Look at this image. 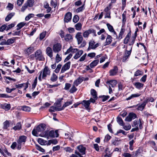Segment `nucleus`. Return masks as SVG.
I'll use <instances>...</instances> for the list:
<instances>
[{
	"label": "nucleus",
	"instance_id": "obj_1",
	"mask_svg": "<svg viewBox=\"0 0 157 157\" xmlns=\"http://www.w3.org/2000/svg\"><path fill=\"white\" fill-rule=\"evenodd\" d=\"M46 128L45 124H42L38 125L36 129L34 128L32 131L33 135L36 136H38L41 135Z\"/></svg>",
	"mask_w": 157,
	"mask_h": 157
},
{
	"label": "nucleus",
	"instance_id": "obj_2",
	"mask_svg": "<svg viewBox=\"0 0 157 157\" xmlns=\"http://www.w3.org/2000/svg\"><path fill=\"white\" fill-rule=\"evenodd\" d=\"M131 34V32L130 30L124 39V43L125 44H127L128 43V45L130 46H132L134 44L136 40L135 38L132 37L130 38Z\"/></svg>",
	"mask_w": 157,
	"mask_h": 157
},
{
	"label": "nucleus",
	"instance_id": "obj_3",
	"mask_svg": "<svg viewBox=\"0 0 157 157\" xmlns=\"http://www.w3.org/2000/svg\"><path fill=\"white\" fill-rule=\"evenodd\" d=\"M27 137L24 135L20 136L17 140V148L18 150L21 149V146L25 144L26 141Z\"/></svg>",
	"mask_w": 157,
	"mask_h": 157
},
{
	"label": "nucleus",
	"instance_id": "obj_4",
	"mask_svg": "<svg viewBox=\"0 0 157 157\" xmlns=\"http://www.w3.org/2000/svg\"><path fill=\"white\" fill-rule=\"evenodd\" d=\"M34 57L36 61H43L44 60L42 51L40 49L36 51L35 53Z\"/></svg>",
	"mask_w": 157,
	"mask_h": 157
},
{
	"label": "nucleus",
	"instance_id": "obj_5",
	"mask_svg": "<svg viewBox=\"0 0 157 157\" xmlns=\"http://www.w3.org/2000/svg\"><path fill=\"white\" fill-rule=\"evenodd\" d=\"M146 105V102L144 101L141 104H138L137 105H134L130 107V108H136H136L138 110L142 111L144 109Z\"/></svg>",
	"mask_w": 157,
	"mask_h": 157
},
{
	"label": "nucleus",
	"instance_id": "obj_6",
	"mask_svg": "<svg viewBox=\"0 0 157 157\" xmlns=\"http://www.w3.org/2000/svg\"><path fill=\"white\" fill-rule=\"evenodd\" d=\"M132 46L130 47L129 51L126 50L124 56L122 58V61L123 62H125L129 58L132 52Z\"/></svg>",
	"mask_w": 157,
	"mask_h": 157
},
{
	"label": "nucleus",
	"instance_id": "obj_7",
	"mask_svg": "<svg viewBox=\"0 0 157 157\" xmlns=\"http://www.w3.org/2000/svg\"><path fill=\"white\" fill-rule=\"evenodd\" d=\"M62 45L61 44L57 43L54 44L53 46V50L55 53H58L61 50Z\"/></svg>",
	"mask_w": 157,
	"mask_h": 157
},
{
	"label": "nucleus",
	"instance_id": "obj_8",
	"mask_svg": "<svg viewBox=\"0 0 157 157\" xmlns=\"http://www.w3.org/2000/svg\"><path fill=\"white\" fill-rule=\"evenodd\" d=\"M42 78L45 79L48 75H50V71L49 70L48 67L46 66L44 68L43 70L42 71Z\"/></svg>",
	"mask_w": 157,
	"mask_h": 157
},
{
	"label": "nucleus",
	"instance_id": "obj_9",
	"mask_svg": "<svg viewBox=\"0 0 157 157\" xmlns=\"http://www.w3.org/2000/svg\"><path fill=\"white\" fill-rule=\"evenodd\" d=\"M71 63L69 61L64 64L62 67L61 70V73H63L65 71L69 70L70 68Z\"/></svg>",
	"mask_w": 157,
	"mask_h": 157
},
{
	"label": "nucleus",
	"instance_id": "obj_10",
	"mask_svg": "<svg viewBox=\"0 0 157 157\" xmlns=\"http://www.w3.org/2000/svg\"><path fill=\"white\" fill-rule=\"evenodd\" d=\"M118 68L117 66H114L112 69L110 70L109 72V75L110 76L116 75L118 71Z\"/></svg>",
	"mask_w": 157,
	"mask_h": 157
},
{
	"label": "nucleus",
	"instance_id": "obj_11",
	"mask_svg": "<svg viewBox=\"0 0 157 157\" xmlns=\"http://www.w3.org/2000/svg\"><path fill=\"white\" fill-rule=\"evenodd\" d=\"M78 152L81 155H84L86 154V148L82 145H80L77 147Z\"/></svg>",
	"mask_w": 157,
	"mask_h": 157
},
{
	"label": "nucleus",
	"instance_id": "obj_12",
	"mask_svg": "<svg viewBox=\"0 0 157 157\" xmlns=\"http://www.w3.org/2000/svg\"><path fill=\"white\" fill-rule=\"evenodd\" d=\"M81 34L82 33L81 32H78L75 36V37L77 40L78 44H81L83 40V38Z\"/></svg>",
	"mask_w": 157,
	"mask_h": 157
},
{
	"label": "nucleus",
	"instance_id": "obj_13",
	"mask_svg": "<svg viewBox=\"0 0 157 157\" xmlns=\"http://www.w3.org/2000/svg\"><path fill=\"white\" fill-rule=\"evenodd\" d=\"M49 137H57L59 136V135L58 133V130H56L54 131V130H51L49 131Z\"/></svg>",
	"mask_w": 157,
	"mask_h": 157
},
{
	"label": "nucleus",
	"instance_id": "obj_14",
	"mask_svg": "<svg viewBox=\"0 0 157 157\" xmlns=\"http://www.w3.org/2000/svg\"><path fill=\"white\" fill-rule=\"evenodd\" d=\"M72 14L70 12H68L66 13L64 18V22L68 23L70 21L71 19Z\"/></svg>",
	"mask_w": 157,
	"mask_h": 157
},
{
	"label": "nucleus",
	"instance_id": "obj_15",
	"mask_svg": "<svg viewBox=\"0 0 157 157\" xmlns=\"http://www.w3.org/2000/svg\"><path fill=\"white\" fill-rule=\"evenodd\" d=\"M46 54L50 58H52L53 56V51L52 48L50 47H48L47 48L46 50Z\"/></svg>",
	"mask_w": 157,
	"mask_h": 157
},
{
	"label": "nucleus",
	"instance_id": "obj_16",
	"mask_svg": "<svg viewBox=\"0 0 157 157\" xmlns=\"http://www.w3.org/2000/svg\"><path fill=\"white\" fill-rule=\"evenodd\" d=\"M112 37L109 35H107V36L106 38V40L104 44V46L108 45L110 44L112 42Z\"/></svg>",
	"mask_w": 157,
	"mask_h": 157
},
{
	"label": "nucleus",
	"instance_id": "obj_17",
	"mask_svg": "<svg viewBox=\"0 0 157 157\" xmlns=\"http://www.w3.org/2000/svg\"><path fill=\"white\" fill-rule=\"evenodd\" d=\"M29 83L28 81L26 83H23L22 84H16L15 85V87L17 88L21 89L22 87L25 86V88H24V90H26V89L28 87V84Z\"/></svg>",
	"mask_w": 157,
	"mask_h": 157
},
{
	"label": "nucleus",
	"instance_id": "obj_18",
	"mask_svg": "<svg viewBox=\"0 0 157 157\" xmlns=\"http://www.w3.org/2000/svg\"><path fill=\"white\" fill-rule=\"evenodd\" d=\"M63 110V108H57L56 106H52L50 107L49 109V111L50 112H55V111H59Z\"/></svg>",
	"mask_w": 157,
	"mask_h": 157
},
{
	"label": "nucleus",
	"instance_id": "obj_19",
	"mask_svg": "<svg viewBox=\"0 0 157 157\" xmlns=\"http://www.w3.org/2000/svg\"><path fill=\"white\" fill-rule=\"evenodd\" d=\"M133 84L135 87L138 90L142 89L144 86V84L138 82H135Z\"/></svg>",
	"mask_w": 157,
	"mask_h": 157
},
{
	"label": "nucleus",
	"instance_id": "obj_20",
	"mask_svg": "<svg viewBox=\"0 0 157 157\" xmlns=\"http://www.w3.org/2000/svg\"><path fill=\"white\" fill-rule=\"evenodd\" d=\"M0 107L6 110H9L10 109V104L4 103L3 104H1Z\"/></svg>",
	"mask_w": 157,
	"mask_h": 157
},
{
	"label": "nucleus",
	"instance_id": "obj_21",
	"mask_svg": "<svg viewBox=\"0 0 157 157\" xmlns=\"http://www.w3.org/2000/svg\"><path fill=\"white\" fill-rule=\"evenodd\" d=\"M83 81L82 77H79L73 83V84L76 86H77L79 84H80Z\"/></svg>",
	"mask_w": 157,
	"mask_h": 157
},
{
	"label": "nucleus",
	"instance_id": "obj_22",
	"mask_svg": "<svg viewBox=\"0 0 157 157\" xmlns=\"http://www.w3.org/2000/svg\"><path fill=\"white\" fill-rule=\"evenodd\" d=\"M82 103L86 109L88 110L89 109V106L90 104L89 101L84 100Z\"/></svg>",
	"mask_w": 157,
	"mask_h": 157
},
{
	"label": "nucleus",
	"instance_id": "obj_23",
	"mask_svg": "<svg viewBox=\"0 0 157 157\" xmlns=\"http://www.w3.org/2000/svg\"><path fill=\"white\" fill-rule=\"evenodd\" d=\"M83 51L82 50H78V51H77V53L75 54L74 56V58L75 59H77L79 58L80 56L83 54Z\"/></svg>",
	"mask_w": 157,
	"mask_h": 157
},
{
	"label": "nucleus",
	"instance_id": "obj_24",
	"mask_svg": "<svg viewBox=\"0 0 157 157\" xmlns=\"http://www.w3.org/2000/svg\"><path fill=\"white\" fill-rule=\"evenodd\" d=\"M98 59H95L90 64L91 68H93L96 66L99 63Z\"/></svg>",
	"mask_w": 157,
	"mask_h": 157
},
{
	"label": "nucleus",
	"instance_id": "obj_25",
	"mask_svg": "<svg viewBox=\"0 0 157 157\" xmlns=\"http://www.w3.org/2000/svg\"><path fill=\"white\" fill-rule=\"evenodd\" d=\"M107 83L109 84L111 87H114L117 84V82L116 80H110L107 81Z\"/></svg>",
	"mask_w": 157,
	"mask_h": 157
},
{
	"label": "nucleus",
	"instance_id": "obj_26",
	"mask_svg": "<svg viewBox=\"0 0 157 157\" xmlns=\"http://www.w3.org/2000/svg\"><path fill=\"white\" fill-rule=\"evenodd\" d=\"M95 42L93 40H91L89 42V47L88 48L87 50V51H89L91 49H94V45Z\"/></svg>",
	"mask_w": 157,
	"mask_h": 157
},
{
	"label": "nucleus",
	"instance_id": "obj_27",
	"mask_svg": "<svg viewBox=\"0 0 157 157\" xmlns=\"http://www.w3.org/2000/svg\"><path fill=\"white\" fill-rule=\"evenodd\" d=\"M14 12H12L9 14L6 17L5 20L6 21H9L15 15Z\"/></svg>",
	"mask_w": 157,
	"mask_h": 157
},
{
	"label": "nucleus",
	"instance_id": "obj_28",
	"mask_svg": "<svg viewBox=\"0 0 157 157\" xmlns=\"http://www.w3.org/2000/svg\"><path fill=\"white\" fill-rule=\"evenodd\" d=\"M72 39V36L70 34H67L64 36V40L66 41H71Z\"/></svg>",
	"mask_w": 157,
	"mask_h": 157
},
{
	"label": "nucleus",
	"instance_id": "obj_29",
	"mask_svg": "<svg viewBox=\"0 0 157 157\" xmlns=\"http://www.w3.org/2000/svg\"><path fill=\"white\" fill-rule=\"evenodd\" d=\"M141 94H139L138 93H136V94H132L130 96L127 98L126 99V100L128 101L134 98L138 97L141 95Z\"/></svg>",
	"mask_w": 157,
	"mask_h": 157
},
{
	"label": "nucleus",
	"instance_id": "obj_30",
	"mask_svg": "<svg viewBox=\"0 0 157 157\" xmlns=\"http://www.w3.org/2000/svg\"><path fill=\"white\" fill-rule=\"evenodd\" d=\"M21 128V125L20 122L17 123L16 125L13 128V129L15 131L19 130Z\"/></svg>",
	"mask_w": 157,
	"mask_h": 157
},
{
	"label": "nucleus",
	"instance_id": "obj_31",
	"mask_svg": "<svg viewBox=\"0 0 157 157\" xmlns=\"http://www.w3.org/2000/svg\"><path fill=\"white\" fill-rule=\"evenodd\" d=\"M16 41V37H13L8 39L6 41L7 45H10L13 44Z\"/></svg>",
	"mask_w": 157,
	"mask_h": 157
},
{
	"label": "nucleus",
	"instance_id": "obj_32",
	"mask_svg": "<svg viewBox=\"0 0 157 157\" xmlns=\"http://www.w3.org/2000/svg\"><path fill=\"white\" fill-rule=\"evenodd\" d=\"M125 31V29L122 27L118 36V39L119 40L121 39L122 38V36L124 34Z\"/></svg>",
	"mask_w": 157,
	"mask_h": 157
},
{
	"label": "nucleus",
	"instance_id": "obj_33",
	"mask_svg": "<svg viewBox=\"0 0 157 157\" xmlns=\"http://www.w3.org/2000/svg\"><path fill=\"white\" fill-rule=\"evenodd\" d=\"M26 23L25 22H21L19 23L17 25V30H19L26 25Z\"/></svg>",
	"mask_w": 157,
	"mask_h": 157
},
{
	"label": "nucleus",
	"instance_id": "obj_34",
	"mask_svg": "<svg viewBox=\"0 0 157 157\" xmlns=\"http://www.w3.org/2000/svg\"><path fill=\"white\" fill-rule=\"evenodd\" d=\"M90 93L94 98L97 99V93L96 90L94 89H92L91 90Z\"/></svg>",
	"mask_w": 157,
	"mask_h": 157
},
{
	"label": "nucleus",
	"instance_id": "obj_35",
	"mask_svg": "<svg viewBox=\"0 0 157 157\" xmlns=\"http://www.w3.org/2000/svg\"><path fill=\"white\" fill-rule=\"evenodd\" d=\"M58 76L55 73H53L52 75L50 80L52 82H55L57 81Z\"/></svg>",
	"mask_w": 157,
	"mask_h": 157
},
{
	"label": "nucleus",
	"instance_id": "obj_36",
	"mask_svg": "<svg viewBox=\"0 0 157 157\" xmlns=\"http://www.w3.org/2000/svg\"><path fill=\"white\" fill-rule=\"evenodd\" d=\"M117 123L121 126L124 125V122L122 118L119 117H118L117 118Z\"/></svg>",
	"mask_w": 157,
	"mask_h": 157
},
{
	"label": "nucleus",
	"instance_id": "obj_37",
	"mask_svg": "<svg viewBox=\"0 0 157 157\" xmlns=\"http://www.w3.org/2000/svg\"><path fill=\"white\" fill-rule=\"evenodd\" d=\"M75 27L76 30L80 31L82 29V25L81 23L79 22L76 24L75 25Z\"/></svg>",
	"mask_w": 157,
	"mask_h": 157
},
{
	"label": "nucleus",
	"instance_id": "obj_38",
	"mask_svg": "<svg viewBox=\"0 0 157 157\" xmlns=\"http://www.w3.org/2000/svg\"><path fill=\"white\" fill-rule=\"evenodd\" d=\"M34 0H27V1L25 3L29 7H32L34 3Z\"/></svg>",
	"mask_w": 157,
	"mask_h": 157
},
{
	"label": "nucleus",
	"instance_id": "obj_39",
	"mask_svg": "<svg viewBox=\"0 0 157 157\" xmlns=\"http://www.w3.org/2000/svg\"><path fill=\"white\" fill-rule=\"evenodd\" d=\"M90 34V29H89L83 33V36L84 38H87Z\"/></svg>",
	"mask_w": 157,
	"mask_h": 157
},
{
	"label": "nucleus",
	"instance_id": "obj_40",
	"mask_svg": "<svg viewBox=\"0 0 157 157\" xmlns=\"http://www.w3.org/2000/svg\"><path fill=\"white\" fill-rule=\"evenodd\" d=\"M75 154H72L70 157H83L78 152V151H76L75 152Z\"/></svg>",
	"mask_w": 157,
	"mask_h": 157
},
{
	"label": "nucleus",
	"instance_id": "obj_41",
	"mask_svg": "<svg viewBox=\"0 0 157 157\" xmlns=\"http://www.w3.org/2000/svg\"><path fill=\"white\" fill-rule=\"evenodd\" d=\"M38 143L41 145H45L46 144L47 142L42 139L39 138L38 140Z\"/></svg>",
	"mask_w": 157,
	"mask_h": 157
},
{
	"label": "nucleus",
	"instance_id": "obj_42",
	"mask_svg": "<svg viewBox=\"0 0 157 157\" xmlns=\"http://www.w3.org/2000/svg\"><path fill=\"white\" fill-rule=\"evenodd\" d=\"M73 103V101H67L63 105V106L61 107V108H63V110L66 107L71 105Z\"/></svg>",
	"mask_w": 157,
	"mask_h": 157
},
{
	"label": "nucleus",
	"instance_id": "obj_43",
	"mask_svg": "<svg viewBox=\"0 0 157 157\" xmlns=\"http://www.w3.org/2000/svg\"><path fill=\"white\" fill-rule=\"evenodd\" d=\"M49 131L48 130L44 131L41 135V136L45 137L48 138L49 137Z\"/></svg>",
	"mask_w": 157,
	"mask_h": 157
},
{
	"label": "nucleus",
	"instance_id": "obj_44",
	"mask_svg": "<svg viewBox=\"0 0 157 157\" xmlns=\"http://www.w3.org/2000/svg\"><path fill=\"white\" fill-rule=\"evenodd\" d=\"M34 50V48L33 47L30 46L26 50V52L29 54L32 53Z\"/></svg>",
	"mask_w": 157,
	"mask_h": 157
},
{
	"label": "nucleus",
	"instance_id": "obj_45",
	"mask_svg": "<svg viewBox=\"0 0 157 157\" xmlns=\"http://www.w3.org/2000/svg\"><path fill=\"white\" fill-rule=\"evenodd\" d=\"M126 11H125L123 12V13L122 14V23H123L124 24L125 23L126 20Z\"/></svg>",
	"mask_w": 157,
	"mask_h": 157
},
{
	"label": "nucleus",
	"instance_id": "obj_46",
	"mask_svg": "<svg viewBox=\"0 0 157 157\" xmlns=\"http://www.w3.org/2000/svg\"><path fill=\"white\" fill-rule=\"evenodd\" d=\"M2 154L5 157H9L11 156V154L7 150L5 151L4 152H3Z\"/></svg>",
	"mask_w": 157,
	"mask_h": 157
},
{
	"label": "nucleus",
	"instance_id": "obj_47",
	"mask_svg": "<svg viewBox=\"0 0 157 157\" xmlns=\"http://www.w3.org/2000/svg\"><path fill=\"white\" fill-rule=\"evenodd\" d=\"M62 60V57L60 55L57 54L56 58V62L58 63Z\"/></svg>",
	"mask_w": 157,
	"mask_h": 157
},
{
	"label": "nucleus",
	"instance_id": "obj_48",
	"mask_svg": "<svg viewBox=\"0 0 157 157\" xmlns=\"http://www.w3.org/2000/svg\"><path fill=\"white\" fill-rule=\"evenodd\" d=\"M9 126V121L6 120L3 123V128L4 129H7Z\"/></svg>",
	"mask_w": 157,
	"mask_h": 157
},
{
	"label": "nucleus",
	"instance_id": "obj_49",
	"mask_svg": "<svg viewBox=\"0 0 157 157\" xmlns=\"http://www.w3.org/2000/svg\"><path fill=\"white\" fill-rule=\"evenodd\" d=\"M21 109L23 111L26 112H29L31 110V108L28 106H23L21 107Z\"/></svg>",
	"mask_w": 157,
	"mask_h": 157
},
{
	"label": "nucleus",
	"instance_id": "obj_50",
	"mask_svg": "<svg viewBox=\"0 0 157 157\" xmlns=\"http://www.w3.org/2000/svg\"><path fill=\"white\" fill-rule=\"evenodd\" d=\"M143 74V72L139 70H138L136 71L134 75L135 76H138L140 75H142Z\"/></svg>",
	"mask_w": 157,
	"mask_h": 157
},
{
	"label": "nucleus",
	"instance_id": "obj_51",
	"mask_svg": "<svg viewBox=\"0 0 157 157\" xmlns=\"http://www.w3.org/2000/svg\"><path fill=\"white\" fill-rule=\"evenodd\" d=\"M123 126L124 129L127 131L130 130L131 128V126L129 124H127L125 125L124 124V125Z\"/></svg>",
	"mask_w": 157,
	"mask_h": 157
},
{
	"label": "nucleus",
	"instance_id": "obj_52",
	"mask_svg": "<svg viewBox=\"0 0 157 157\" xmlns=\"http://www.w3.org/2000/svg\"><path fill=\"white\" fill-rule=\"evenodd\" d=\"M75 86L73 84L71 88L70 89L69 92L70 93H73L77 91V89Z\"/></svg>",
	"mask_w": 157,
	"mask_h": 157
},
{
	"label": "nucleus",
	"instance_id": "obj_53",
	"mask_svg": "<svg viewBox=\"0 0 157 157\" xmlns=\"http://www.w3.org/2000/svg\"><path fill=\"white\" fill-rule=\"evenodd\" d=\"M155 101V99L152 97H150L149 98H147L146 100L144 101L145 102H146V104L149 101H151V102H153Z\"/></svg>",
	"mask_w": 157,
	"mask_h": 157
},
{
	"label": "nucleus",
	"instance_id": "obj_54",
	"mask_svg": "<svg viewBox=\"0 0 157 157\" xmlns=\"http://www.w3.org/2000/svg\"><path fill=\"white\" fill-rule=\"evenodd\" d=\"M106 25L107 26V27L108 28V29L109 30V31L110 32H112L114 30L113 28V26L111 25H110L109 23H107L106 24Z\"/></svg>",
	"mask_w": 157,
	"mask_h": 157
},
{
	"label": "nucleus",
	"instance_id": "obj_55",
	"mask_svg": "<svg viewBox=\"0 0 157 157\" xmlns=\"http://www.w3.org/2000/svg\"><path fill=\"white\" fill-rule=\"evenodd\" d=\"M61 100H58L54 104V106H56L57 108H59L61 105Z\"/></svg>",
	"mask_w": 157,
	"mask_h": 157
},
{
	"label": "nucleus",
	"instance_id": "obj_56",
	"mask_svg": "<svg viewBox=\"0 0 157 157\" xmlns=\"http://www.w3.org/2000/svg\"><path fill=\"white\" fill-rule=\"evenodd\" d=\"M46 32H43L41 33L40 35V40L43 39L45 36L46 35Z\"/></svg>",
	"mask_w": 157,
	"mask_h": 157
},
{
	"label": "nucleus",
	"instance_id": "obj_57",
	"mask_svg": "<svg viewBox=\"0 0 157 157\" xmlns=\"http://www.w3.org/2000/svg\"><path fill=\"white\" fill-rule=\"evenodd\" d=\"M62 64L59 63L58 64L56 67V68L55 70V72L56 73H58L62 67Z\"/></svg>",
	"mask_w": 157,
	"mask_h": 157
},
{
	"label": "nucleus",
	"instance_id": "obj_58",
	"mask_svg": "<svg viewBox=\"0 0 157 157\" xmlns=\"http://www.w3.org/2000/svg\"><path fill=\"white\" fill-rule=\"evenodd\" d=\"M37 77H36V78H35L33 84H32V88L33 89H34L36 87V85L37 83Z\"/></svg>",
	"mask_w": 157,
	"mask_h": 157
},
{
	"label": "nucleus",
	"instance_id": "obj_59",
	"mask_svg": "<svg viewBox=\"0 0 157 157\" xmlns=\"http://www.w3.org/2000/svg\"><path fill=\"white\" fill-rule=\"evenodd\" d=\"M85 9V7L84 6V5L80 7H79L77 8L76 10V12L77 13H79L81 12H82Z\"/></svg>",
	"mask_w": 157,
	"mask_h": 157
},
{
	"label": "nucleus",
	"instance_id": "obj_60",
	"mask_svg": "<svg viewBox=\"0 0 157 157\" xmlns=\"http://www.w3.org/2000/svg\"><path fill=\"white\" fill-rule=\"evenodd\" d=\"M79 17L77 15H75L73 19V21L75 23H77L79 20Z\"/></svg>",
	"mask_w": 157,
	"mask_h": 157
},
{
	"label": "nucleus",
	"instance_id": "obj_61",
	"mask_svg": "<svg viewBox=\"0 0 157 157\" xmlns=\"http://www.w3.org/2000/svg\"><path fill=\"white\" fill-rule=\"evenodd\" d=\"M128 115L131 118V119L132 120V119H134L136 118V114L133 113H130Z\"/></svg>",
	"mask_w": 157,
	"mask_h": 157
},
{
	"label": "nucleus",
	"instance_id": "obj_62",
	"mask_svg": "<svg viewBox=\"0 0 157 157\" xmlns=\"http://www.w3.org/2000/svg\"><path fill=\"white\" fill-rule=\"evenodd\" d=\"M111 137L108 134L106 135L105 137L104 140V142H107L109 141L111 138Z\"/></svg>",
	"mask_w": 157,
	"mask_h": 157
},
{
	"label": "nucleus",
	"instance_id": "obj_63",
	"mask_svg": "<svg viewBox=\"0 0 157 157\" xmlns=\"http://www.w3.org/2000/svg\"><path fill=\"white\" fill-rule=\"evenodd\" d=\"M34 15V14L32 13L29 14L26 17L25 19V20L26 21L29 20L30 18L33 17Z\"/></svg>",
	"mask_w": 157,
	"mask_h": 157
},
{
	"label": "nucleus",
	"instance_id": "obj_64",
	"mask_svg": "<svg viewBox=\"0 0 157 157\" xmlns=\"http://www.w3.org/2000/svg\"><path fill=\"white\" fill-rule=\"evenodd\" d=\"M109 150V148H107L105 151L106 152V154L104 156H102V157H109L111 156V154L110 153H108L107 151Z\"/></svg>",
	"mask_w": 157,
	"mask_h": 157
}]
</instances>
